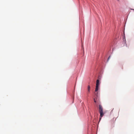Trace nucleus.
Returning <instances> with one entry per match:
<instances>
[{
	"mask_svg": "<svg viewBox=\"0 0 134 134\" xmlns=\"http://www.w3.org/2000/svg\"><path fill=\"white\" fill-rule=\"evenodd\" d=\"M103 108L101 105H99V110L100 114V118L99 119V120L101 119V118L103 116L104 113L103 111Z\"/></svg>",
	"mask_w": 134,
	"mask_h": 134,
	"instance_id": "1",
	"label": "nucleus"
},
{
	"mask_svg": "<svg viewBox=\"0 0 134 134\" xmlns=\"http://www.w3.org/2000/svg\"><path fill=\"white\" fill-rule=\"evenodd\" d=\"M90 85H88L87 87V94H88L89 93L90 91Z\"/></svg>",
	"mask_w": 134,
	"mask_h": 134,
	"instance_id": "2",
	"label": "nucleus"
},
{
	"mask_svg": "<svg viewBox=\"0 0 134 134\" xmlns=\"http://www.w3.org/2000/svg\"><path fill=\"white\" fill-rule=\"evenodd\" d=\"M99 80H97L96 81V86H99Z\"/></svg>",
	"mask_w": 134,
	"mask_h": 134,
	"instance_id": "3",
	"label": "nucleus"
},
{
	"mask_svg": "<svg viewBox=\"0 0 134 134\" xmlns=\"http://www.w3.org/2000/svg\"><path fill=\"white\" fill-rule=\"evenodd\" d=\"M94 102L96 103V101L95 100V98L94 99Z\"/></svg>",
	"mask_w": 134,
	"mask_h": 134,
	"instance_id": "6",
	"label": "nucleus"
},
{
	"mask_svg": "<svg viewBox=\"0 0 134 134\" xmlns=\"http://www.w3.org/2000/svg\"><path fill=\"white\" fill-rule=\"evenodd\" d=\"M95 95L96 97V98L97 99L98 97L99 96L98 93V92H97L96 93H95Z\"/></svg>",
	"mask_w": 134,
	"mask_h": 134,
	"instance_id": "5",
	"label": "nucleus"
},
{
	"mask_svg": "<svg viewBox=\"0 0 134 134\" xmlns=\"http://www.w3.org/2000/svg\"><path fill=\"white\" fill-rule=\"evenodd\" d=\"M98 86H96V89H95V91L96 92H97L98 91Z\"/></svg>",
	"mask_w": 134,
	"mask_h": 134,
	"instance_id": "4",
	"label": "nucleus"
},
{
	"mask_svg": "<svg viewBox=\"0 0 134 134\" xmlns=\"http://www.w3.org/2000/svg\"><path fill=\"white\" fill-rule=\"evenodd\" d=\"M110 56H109L108 58V60H109V59H110Z\"/></svg>",
	"mask_w": 134,
	"mask_h": 134,
	"instance_id": "7",
	"label": "nucleus"
},
{
	"mask_svg": "<svg viewBox=\"0 0 134 134\" xmlns=\"http://www.w3.org/2000/svg\"><path fill=\"white\" fill-rule=\"evenodd\" d=\"M131 9V10H134V9Z\"/></svg>",
	"mask_w": 134,
	"mask_h": 134,
	"instance_id": "8",
	"label": "nucleus"
}]
</instances>
